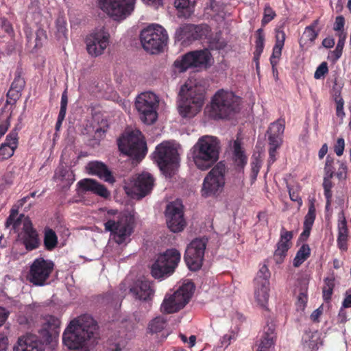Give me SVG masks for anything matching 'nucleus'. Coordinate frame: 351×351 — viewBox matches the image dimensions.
<instances>
[{
  "label": "nucleus",
  "instance_id": "f257e3e1",
  "mask_svg": "<svg viewBox=\"0 0 351 351\" xmlns=\"http://www.w3.org/2000/svg\"><path fill=\"white\" fill-rule=\"evenodd\" d=\"M191 157L198 169L206 171L213 166V169L205 177L202 189V195L204 197L218 196L219 189V163H217L219 152L217 138L203 136L191 149Z\"/></svg>",
  "mask_w": 351,
  "mask_h": 351
},
{
  "label": "nucleus",
  "instance_id": "f03ea898",
  "mask_svg": "<svg viewBox=\"0 0 351 351\" xmlns=\"http://www.w3.org/2000/svg\"><path fill=\"white\" fill-rule=\"evenodd\" d=\"M60 326V319L53 315H47L45 317V322L38 330L39 337L27 335L19 337L14 350L15 351H44L46 346L53 349L59 335Z\"/></svg>",
  "mask_w": 351,
  "mask_h": 351
},
{
  "label": "nucleus",
  "instance_id": "7ed1b4c3",
  "mask_svg": "<svg viewBox=\"0 0 351 351\" xmlns=\"http://www.w3.org/2000/svg\"><path fill=\"white\" fill-rule=\"evenodd\" d=\"M97 324L88 315H82L71 320L62 335V343L73 351H88L87 341L93 337Z\"/></svg>",
  "mask_w": 351,
  "mask_h": 351
},
{
  "label": "nucleus",
  "instance_id": "20e7f679",
  "mask_svg": "<svg viewBox=\"0 0 351 351\" xmlns=\"http://www.w3.org/2000/svg\"><path fill=\"white\" fill-rule=\"evenodd\" d=\"M182 100L178 105L179 114L183 118H192L202 109L204 101V91L201 86L191 82L182 86L180 90Z\"/></svg>",
  "mask_w": 351,
  "mask_h": 351
},
{
  "label": "nucleus",
  "instance_id": "39448f33",
  "mask_svg": "<svg viewBox=\"0 0 351 351\" xmlns=\"http://www.w3.org/2000/svg\"><path fill=\"white\" fill-rule=\"evenodd\" d=\"M117 144L122 154L137 161L144 158L147 152L146 142L139 130L123 134L118 139Z\"/></svg>",
  "mask_w": 351,
  "mask_h": 351
},
{
  "label": "nucleus",
  "instance_id": "423d86ee",
  "mask_svg": "<svg viewBox=\"0 0 351 351\" xmlns=\"http://www.w3.org/2000/svg\"><path fill=\"white\" fill-rule=\"evenodd\" d=\"M212 55L207 49L187 52L173 62L176 71L184 73L189 69H207L212 63Z\"/></svg>",
  "mask_w": 351,
  "mask_h": 351
},
{
  "label": "nucleus",
  "instance_id": "0eeeda50",
  "mask_svg": "<svg viewBox=\"0 0 351 351\" xmlns=\"http://www.w3.org/2000/svg\"><path fill=\"white\" fill-rule=\"evenodd\" d=\"M140 39L143 49L155 54L163 50L167 43L168 35L161 25L152 24L141 31Z\"/></svg>",
  "mask_w": 351,
  "mask_h": 351
},
{
  "label": "nucleus",
  "instance_id": "6e6552de",
  "mask_svg": "<svg viewBox=\"0 0 351 351\" xmlns=\"http://www.w3.org/2000/svg\"><path fill=\"white\" fill-rule=\"evenodd\" d=\"M117 218V220L108 219L104 227L106 231L113 234L116 243L122 244L133 232L135 219L130 213H119Z\"/></svg>",
  "mask_w": 351,
  "mask_h": 351
},
{
  "label": "nucleus",
  "instance_id": "1a4fd4ad",
  "mask_svg": "<svg viewBox=\"0 0 351 351\" xmlns=\"http://www.w3.org/2000/svg\"><path fill=\"white\" fill-rule=\"evenodd\" d=\"M158 106V97L151 91L142 93L136 98V109L141 120L146 124H152L157 120Z\"/></svg>",
  "mask_w": 351,
  "mask_h": 351
},
{
  "label": "nucleus",
  "instance_id": "9d476101",
  "mask_svg": "<svg viewBox=\"0 0 351 351\" xmlns=\"http://www.w3.org/2000/svg\"><path fill=\"white\" fill-rule=\"evenodd\" d=\"M195 289L191 282L184 283L172 295L166 296L161 304V311L167 314L176 313L189 302Z\"/></svg>",
  "mask_w": 351,
  "mask_h": 351
},
{
  "label": "nucleus",
  "instance_id": "9b49d317",
  "mask_svg": "<svg viewBox=\"0 0 351 351\" xmlns=\"http://www.w3.org/2000/svg\"><path fill=\"white\" fill-rule=\"evenodd\" d=\"M181 259L180 252L175 249H168L160 254L152 266L151 273L155 278H162L172 274Z\"/></svg>",
  "mask_w": 351,
  "mask_h": 351
},
{
  "label": "nucleus",
  "instance_id": "f8f14e48",
  "mask_svg": "<svg viewBox=\"0 0 351 351\" xmlns=\"http://www.w3.org/2000/svg\"><path fill=\"white\" fill-rule=\"evenodd\" d=\"M55 264L49 259L43 257L35 258L29 266L27 280L35 286L49 284V279L54 270Z\"/></svg>",
  "mask_w": 351,
  "mask_h": 351
},
{
  "label": "nucleus",
  "instance_id": "ddd939ff",
  "mask_svg": "<svg viewBox=\"0 0 351 351\" xmlns=\"http://www.w3.org/2000/svg\"><path fill=\"white\" fill-rule=\"evenodd\" d=\"M210 32V27L206 24H184L179 27L176 32V41L189 44L197 40L206 38Z\"/></svg>",
  "mask_w": 351,
  "mask_h": 351
},
{
  "label": "nucleus",
  "instance_id": "4468645a",
  "mask_svg": "<svg viewBox=\"0 0 351 351\" xmlns=\"http://www.w3.org/2000/svg\"><path fill=\"white\" fill-rule=\"evenodd\" d=\"M136 0H98L101 9L115 19H124L134 9Z\"/></svg>",
  "mask_w": 351,
  "mask_h": 351
},
{
  "label": "nucleus",
  "instance_id": "2eb2a0df",
  "mask_svg": "<svg viewBox=\"0 0 351 351\" xmlns=\"http://www.w3.org/2000/svg\"><path fill=\"white\" fill-rule=\"evenodd\" d=\"M154 158L160 169L165 171L169 166L178 162L179 154L176 147L169 142H164L156 147Z\"/></svg>",
  "mask_w": 351,
  "mask_h": 351
},
{
  "label": "nucleus",
  "instance_id": "dca6fc26",
  "mask_svg": "<svg viewBox=\"0 0 351 351\" xmlns=\"http://www.w3.org/2000/svg\"><path fill=\"white\" fill-rule=\"evenodd\" d=\"M109 34L104 29L97 30L86 38V50L93 57L101 55L109 44Z\"/></svg>",
  "mask_w": 351,
  "mask_h": 351
},
{
  "label": "nucleus",
  "instance_id": "f3484780",
  "mask_svg": "<svg viewBox=\"0 0 351 351\" xmlns=\"http://www.w3.org/2000/svg\"><path fill=\"white\" fill-rule=\"evenodd\" d=\"M241 98L232 92L221 90V119L236 117L241 109Z\"/></svg>",
  "mask_w": 351,
  "mask_h": 351
},
{
  "label": "nucleus",
  "instance_id": "a211bd4d",
  "mask_svg": "<svg viewBox=\"0 0 351 351\" xmlns=\"http://www.w3.org/2000/svg\"><path fill=\"white\" fill-rule=\"evenodd\" d=\"M168 228L173 232L182 231L186 226L184 213L181 205L174 202L167 206L165 210Z\"/></svg>",
  "mask_w": 351,
  "mask_h": 351
},
{
  "label": "nucleus",
  "instance_id": "6ab92c4d",
  "mask_svg": "<svg viewBox=\"0 0 351 351\" xmlns=\"http://www.w3.org/2000/svg\"><path fill=\"white\" fill-rule=\"evenodd\" d=\"M19 237L28 252L38 249L40 245L38 234L29 219L23 222L22 231L19 234Z\"/></svg>",
  "mask_w": 351,
  "mask_h": 351
},
{
  "label": "nucleus",
  "instance_id": "aec40b11",
  "mask_svg": "<svg viewBox=\"0 0 351 351\" xmlns=\"http://www.w3.org/2000/svg\"><path fill=\"white\" fill-rule=\"evenodd\" d=\"M130 292L136 299L149 302L152 300L155 291L152 282L147 280H138L130 287Z\"/></svg>",
  "mask_w": 351,
  "mask_h": 351
},
{
  "label": "nucleus",
  "instance_id": "412c9836",
  "mask_svg": "<svg viewBox=\"0 0 351 351\" xmlns=\"http://www.w3.org/2000/svg\"><path fill=\"white\" fill-rule=\"evenodd\" d=\"M154 186V178L148 173H143L134 179L132 187V193L137 197L142 198L149 194Z\"/></svg>",
  "mask_w": 351,
  "mask_h": 351
},
{
  "label": "nucleus",
  "instance_id": "4be33fe9",
  "mask_svg": "<svg viewBox=\"0 0 351 351\" xmlns=\"http://www.w3.org/2000/svg\"><path fill=\"white\" fill-rule=\"evenodd\" d=\"M86 172L90 176H95L109 183H114L115 179L108 166L101 161L93 160L85 167Z\"/></svg>",
  "mask_w": 351,
  "mask_h": 351
},
{
  "label": "nucleus",
  "instance_id": "5701e85b",
  "mask_svg": "<svg viewBox=\"0 0 351 351\" xmlns=\"http://www.w3.org/2000/svg\"><path fill=\"white\" fill-rule=\"evenodd\" d=\"M80 191L82 193L90 192L104 198H108L110 193L107 188L96 180L92 178H84L77 182Z\"/></svg>",
  "mask_w": 351,
  "mask_h": 351
},
{
  "label": "nucleus",
  "instance_id": "b1692460",
  "mask_svg": "<svg viewBox=\"0 0 351 351\" xmlns=\"http://www.w3.org/2000/svg\"><path fill=\"white\" fill-rule=\"evenodd\" d=\"M25 84L26 82L23 77V69L21 67H18L14 73V80L7 93V102L12 101L15 103L20 98Z\"/></svg>",
  "mask_w": 351,
  "mask_h": 351
},
{
  "label": "nucleus",
  "instance_id": "393cba45",
  "mask_svg": "<svg viewBox=\"0 0 351 351\" xmlns=\"http://www.w3.org/2000/svg\"><path fill=\"white\" fill-rule=\"evenodd\" d=\"M293 237V233L287 231L285 228H282L280 232V239L277 243V248L274 252V260L276 263H282L286 256L287 251L291 245V240Z\"/></svg>",
  "mask_w": 351,
  "mask_h": 351
},
{
  "label": "nucleus",
  "instance_id": "a878e982",
  "mask_svg": "<svg viewBox=\"0 0 351 351\" xmlns=\"http://www.w3.org/2000/svg\"><path fill=\"white\" fill-rule=\"evenodd\" d=\"M254 298L256 305L262 308H267L269 298V280L257 281L255 283Z\"/></svg>",
  "mask_w": 351,
  "mask_h": 351
},
{
  "label": "nucleus",
  "instance_id": "bb28decb",
  "mask_svg": "<svg viewBox=\"0 0 351 351\" xmlns=\"http://www.w3.org/2000/svg\"><path fill=\"white\" fill-rule=\"evenodd\" d=\"M318 24L319 20L317 19L305 27L299 40L300 47L302 51L308 50L314 44L319 33V30H316Z\"/></svg>",
  "mask_w": 351,
  "mask_h": 351
},
{
  "label": "nucleus",
  "instance_id": "cd10ccee",
  "mask_svg": "<svg viewBox=\"0 0 351 351\" xmlns=\"http://www.w3.org/2000/svg\"><path fill=\"white\" fill-rule=\"evenodd\" d=\"M322 345V334L317 330L306 331L304 335L303 346L305 351H317Z\"/></svg>",
  "mask_w": 351,
  "mask_h": 351
},
{
  "label": "nucleus",
  "instance_id": "c85d7f7f",
  "mask_svg": "<svg viewBox=\"0 0 351 351\" xmlns=\"http://www.w3.org/2000/svg\"><path fill=\"white\" fill-rule=\"evenodd\" d=\"M275 337L274 328H265L256 351H274Z\"/></svg>",
  "mask_w": 351,
  "mask_h": 351
},
{
  "label": "nucleus",
  "instance_id": "c756f323",
  "mask_svg": "<svg viewBox=\"0 0 351 351\" xmlns=\"http://www.w3.org/2000/svg\"><path fill=\"white\" fill-rule=\"evenodd\" d=\"M204 114L209 119H219V90L215 92L210 103L206 105Z\"/></svg>",
  "mask_w": 351,
  "mask_h": 351
},
{
  "label": "nucleus",
  "instance_id": "7c9ffc66",
  "mask_svg": "<svg viewBox=\"0 0 351 351\" xmlns=\"http://www.w3.org/2000/svg\"><path fill=\"white\" fill-rule=\"evenodd\" d=\"M194 252L192 247H186L184 259L188 268L191 271H195L202 267L203 261L197 256V254H195Z\"/></svg>",
  "mask_w": 351,
  "mask_h": 351
},
{
  "label": "nucleus",
  "instance_id": "2f4dec72",
  "mask_svg": "<svg viewBox=\"0 0 351 351\" xmlns=\"http://www.w3.org/2000/svg\"><path fill=\"white\" fill-rule=\"evenodd\" d=\"M174 6L178 10V17L189 18L194 11L190 0H175Z\"/></svg>",
  "mask_w": 351,
  "mask_h": 351
},
{
  "label": "nucleus",
  "instance_id": "473e14b6",
  "mask_svg": "<svg viewBox=\"0 0 351 351\" xmlns=\"http://www.w3.org/2000/svg\"><path fill=\"white\" fill-rule=\"evenodd\" d=\"M208 239L206 237L196 238L193 239L186 247H192L194 253L197 254V257L203 261L204 257L205 250L208 243Z\"/></svg>",
  "mask_w": 351,
  "mask_h": 351
},
{
  "label": "nucleus",
  "instance_id": "72a5a7b5",
  "mask_svg": "<svg viewBox=\"0 0 351 351\" xmlns=\"http://www.w3.org/2000/svg\"><path fill=\"white\" fill-rule=\"evenodd\" d=\"M43 243L45 248L47 251H52L57 247L58 237L51 228H47L45 229Z\"/></svg>",
  "mask_w": 351,
  "mask_h": 351
},
{
  "label": "nucleus",
  "instance_id": "f704fd0d",
  "mask_svg": "<svg viewBox=\"0 0 351 351\" xmlns=\"http://www.w3.org/2000/svg\"><path fill=\"white\" fill-rule=\"evenodd\" d=\"M284 130L285 124L283 121L278 120L277 121L271 123L267 132L269 134V142L271 143V138H279L282 141V135L284 132Z\"/></svg>",
  "mask_w": 351,
  "mask_h": 351
},
{
  "label": "nucleus",
  "instance_id": "c9c22d12",
  "mask_svg": "<svg viewBox=\"0 0 351 351\" xmlns=\"http://www.w3.org/2000/svg\"><path fill=\"white\" fill-rule=\"evenodd\" d=\"M167 325V320L162 316H158L151 320L147 328V332L154 334L161 332Z\"/></svg>",
  "mask_w": 351,
  "mask_h": 351
},
{
  "label": "nucleus",
  "instance_id": "e433bc0d",
  "mask_svg": "<svg viewBox=\"0 0 351 351\" xmlns=\"http://www.w3.org/2000/svg\"><path fill=\"white\" fill-rule=\"evenodd\" d=\"M310 252L309 246L306 244L302 245L293 259V265L296 267H299L308 258Z\"/></svg>",
  "mask_w": 351,
  "mask_h": 351
},
{
  "label": "nucleus",
  "instance_id": "4c0bfd02",
  "mask_svg": "<svg viewBox=\"0 0 351 351\" xmlns=\"http://www.w3.org/2000/svg\"><path fill=\"white\" fill-rule=\"evenodd\" d=\"M234 156L237 165L243 167L247 162V158L242 150L239 141L234 143Z\"/></svg>",
  "mask_w": 351,
  "mask_h": 351
},
{
  "label": "nucleus",
  "instance_id": "58836bf2",
  "mask_svg": "<svg viewBox=\"0 0 351 351\" xmlns=\"http://www.w3.org/2000/svg\"><path fill=\"white\" fill-rule=\"evenodd\" d=\"M282 144V141L279 138L271 139V143L269 142V165L273 164L276 160V150L280 147Z\"/></svg>",
  "mask_w": 351,
  "mask_h": 351
},
{
  "label": "nucleus",
  "instance_id": "ea45409f",
  "mask_svg": "<svg viewBox=\"0 0 351 351\" xmlns=\"http://www.w3.org/2000/svg\"><path fill=\"white\" fill-rule=\"evenodd\" d=\"M205 8L206 13L211 18H217L219 14V5L216 0H209Z\"/></svg>",
  "mask_w": 351,
  "mask_h": 351
},
{
  "label": "nucleus",
  "instance_id": "a19ab883",
  "mask_svg": "<svg viewBox=\"0 0 351 351\" xmlns=\"http://www.w3.org/2000/svg\"><path fill=\"white\" fill-rule=\"evenodd\" d=\"M334 286L335 283L333 279L326 278L325 280V285L322 289L323 298L325 301L328 302L330 300Z\"/></svg>",
  "mask_w": 351,
  "mask_h": 351
},
{
  "label": "nucleus",
  "instance_id": "79ce46f5",
  "mask_svg": "<svg viewBox=\"0 0 351 351\" xmlns=\"http://www.w3.org/2000/svg\"><path fill=\"white\" fill-rule=\"evenodd\" d=\"M282 47L274 45L272 54L270 58V63L271 64L272 71L274 73L276 71V65L282 54Z\"/></svg>",
  "mask_w": 351,
  "mask_h": 351
},
{
  "label": "nucleus",
  "instance_id": "37998d69",
  "mask_svg": "<svg viewBox=\"0 0 351 351\" xmlns=\"http://www.w3.org/2000/svg\"><path fill=\"white\" fill-rule=\"evenodd\" d=\"M16 149L7 144L2 143L0 145V161H3L12 157Z\"/></svg>",
  "mask_w": 351,
  "mask_h": 351
},
{
  "label": "nucleus",
  "instance_id": "c03bdc74",
  "mask_svg": "<svg viewBox=\"0 0 351 351\" xmlns=\"http://www.w3.org/2000/svg\"><path fill=\"white\" fill-rule=\"evenodd\" d=\"M315 207L313 202H311L308 210L304 218V226L311 227L315 219Z\"/></svg>",
  "mask_w": 351,
  "mask_h": 351
},
{
  "label": "nucleus",
  "instance_id": "a18cd8bd",
  "mask_svg": "<svg viewBox=\"0 0 351 351\" xmlns=\"http://www.w3.org/2000/svg\"><path fill=\"white\" fill-rule=\"evenodd\" d=\"M256 52L263 53L265 46V35L263 29H258L256 32Z\"/></svg>",
  "mask_w": 351,
  "mask_h": 351
},
{
  "label": "nucleus",
  "instance_id": "49530a36",
  "mask_svg": "<svg viewBox=\"0 0 351 351\" xmlns=\"http://www.w3.org/2000/svg\"><path fill=\"white\" fill-rule=\"evenodd\" d=\"M332 178V177H328V176H325L324 178L323 186L324 189V195L327 199V206L330 205V199L332 197L331 189L332 187V184L330 180Z\"/></svg>",
  "mask_w": 351,
  "mask_h": 351
},
{
  "label": "nucleus",
  "instance_id": "de8ad7c7",
  "mask_svg": "<svg viewBox=\"0 0 351 351\" xmlns=\"http://www.w3.org/2000/svg\"><path fill=\"white\" fill-rule=\"evenodd\" d=\"M338 236L348 237V228L346 218L343 213L339 215Z\"/></svg>",
  "mask_w": 351,
  "mask_h": 351
},
{
  "label": "nucleus",
  "instance_id": "09e8293b",
  "mask_svg": "<svg viewBox=\"0 0 351 351\" xmlns=\"http://www.w3.org/2000/svg\"><path fill=\"white\" fill-rule=\"evenodd\" d=\"M269 270L268 267L264 265L261 267L259 271L257 273V276L255 278V283L257 282V281L269 280Z\"/></svg>",
  "mask_w": 351,
  "mask_h": 351
},
{
  "label": "nucleus",
  "instance_id": "8fccbe9b",
  "mask_svg": "<svg viewBox=\"0 0 351 351\" xmlns=\"http://www.w3.org/2000/svg\"><path fill=\"white\" fill-rule=\"evenodd\" d=\"M3 144H7L8 145L12 146L14 148H17L18 145V133L12 130L7 136L5 143Z\"/></svg>",
  "mask_w": 351,
  "mask_h": 351
},
{
  "label": "nucleus",
  "instance_id": "3c124183",
  "mask_svg": "<svg viewBox=\"0 0 351 351\" xmlns=\"http://www.w3.org/2000/svg\"><path fill=\"white\" fill-rule=\"evenodd\" d=\"M57 32L59 35L66 36L67 33L66 23L64 18L59 17L56 22Z\"/></svg>",
  "mask_w": 351,
  "mask_h": 351
},
{
  "label": "nucleus",
  "instance_id": "603ef678",
  "mask_svg": "<svg viewBox=\"0 0 351 351\" xmlns=\"http://www.w3.org/2000/svg\"><path fill=\"white\" fill-rule=\"evenodd\" d=\"M328 69L327 63L324 62L319 64V66L317 68L315 73L314 77L317 80L321 79L324 77V76L328 73Z\"/></svg>",
  "mask_w": 351,
  "mask_h": 351
},
{
  "label": "nucleus",
  "instance_id": "864d4df0",
  "mask_svg": "<svg viewBox=\"0 0 351 351\" xmlns=\"http://www.w3.org/2000/svg\"><path fill=\"white\" fill-rule=\"evenodd\" d=\"M276 43L274 45L284 47L286 35L281 28H276Z\"/></svg>",
  "mask_w": 351,
  "mask_h": 351
},
{
  "label": "nucleus",
  "instance_id": "5fc2aeb1",
  "mask_svg": "<svg viewBox=\"0 0 351 351\" xmlns=\"http://www.w3.org/2000/svg\"><path fill=\"white\" fill-rule=\"evenodd\" d=\"M276 16L274 11L269 7L265 6L264 10V16L262 19L263 25H266L269 22H270Z\"/></svg>",
  "mask_w": 351,
  "mask_h": 351
},
{
  "label": "nucleus",
  "instance_id": "6e6d98bb",
  "mask_svg": "<svg viewBox=\"0 0 351 351\" xmlns=\"http://www.w3.org/2000/svg\"><path fill=\"white\" fill-rule=\"evenodd\" d=\"M261 166V160L258 158H256L252 163V179L255 180L256 179L257 175L259 172L260 168Z\"/></svg>",
  "mask_w": 351,
  "mask_h": 351
},
{
  "label": "nucleus",
  "instance_id": "4d7b16f0",
  "mask_svg": "<svg viewBox=\"0 0 351 351\" xmlns=\"http://www.w3.org/2000/svg\"><path fill=\"white\" fill-rule=\"evenodd\" d=\"M333 163V160L330 156H327L325 165V176H328V177H332L334 173V169L332 166Z\"/></svg>",
  "mask_w": 351,
  "mask_h": 351
},
{
  "label": "nucleus",
  "instance_id": "13d9d810",
  "mask_svg": "<svg viewBox=\"0 0 351 351\" xmlns=\"http://www.w3.org/2000/svg\"><path fill=\"white\" fill-rule=\"evenodd\" d=\"M345 147L344 140L342 138H339L337 141V143L335 146V152L339 156H341L343 153Z\"/></svg>",
  "mask_w": 351,
  "mask_h": 351
},
{
  "label": "nucleus",
  "instance_id": "bf43d9fd",
  "mask_svg": "<svg viewBox=\"0 0 351 351\" xmlns=\"http://www.w3.org/2000/svg\"><path fill=\"white\" fill-rule=\"evenodd\" d=\"M324 307L323 305H321L319 308L315 309L311 315V319L314 322H317L319 321V318L321 315L323 314Z\"/></svg>",
  "mask_w": 351,
  "mask_h": 351
},
{
  "label": "nucleus",
  "instance_id": "052dcab7",
  "mask_svg": "<svg viewBox=\"0 0 351 351\" xmlns=\"http://www.w3.org/2000/svg\"><path fill=\"white\" fill-rule=\"evenodd\" d=\"M235 337V333L233 331H230L228 334H226L223 337V341H221V346L227 347L230 345V341Z\"/></svg>",
  "mask_w": 351,
  "mask_h": 351
},
{
  "label": "nucleus",
  "instance_id": "680f3d73",
  "mask_svg": "<svg viewBox=\"0 0 351 351\" xmlns=\"http://www.w3.org/2000/svg\"><path fill=\"white\" fill-rule=\"evenodd\" d=\"M336 113L337 115L341 119L345 116V112L343 110V100L342 99H339L338 101H337Z\"/></svg>",
  "mask_w": 351,
  "mask_h": 351
},
{
  "label": "nucleus",
  "instance_id": "e2e57ef3",
  "mask_svg": "<svg viewBox=\"0 0 351 351\" xmlns=\"http://www.w3.org/2000/svg\"><path fill=\"white\" fill-rule=\"evenodd\" d=\"M17 214L16 210H12V212L10 216L8 217L5 221V226L9 227L10 225L13 224L14 227L17 225V221L14 220L15 215Z\"/></svg>",
  "mask_w": 351,
  "mask_h": 351
},
{
  "label": "nucleus",
  "instance_id": "0e129e2a",
  "mask_svg": "<svg viewBox=\"0 0 351 351\" xmlns=\"http://www.w3.org/2000/svg\"><path fill=\"white\" fill-rule=\"evenodd\" d=\"M347 240L348 237L338 236L337 243L340 250L346 251L347 250Z\"/></svg>",
  "mask_w": 351,
  "mask_h": 351
},
{
  "label": "nucleus",
  "instance_id": "69168bd1",
  "mask_svg": "<svg viewBox=\"0 0 351 351\" xmlns=\"http://www.w3.org/2000/svg\"><path fill=\"white\" fill-rule=\"evenodd\" d=\"M10 127V118L0 124V139L4 136Z\"/></svg>",
  "mask_w": 351,
  "mask_h": 351
},
{
  "label": "nucleus",
  "instance_id": "338daca9",
  "mask_svg": "<svg viewBox=\"0 0 351 351\" xmlns=\"http://www.w3.org/2000/svg\"><path fill=\"white\" fill-rule=\"evenodd\" d=\"M344 25V19L343 16H337L335 19V23L334 25V29L335 31H340L342 29Z\"/></svg>",
  "mask_w": 351,
  "mask_h": 351
},
{
  "label": "nucleus",
  "instance_id": "774afa93",
  "mask_svg": "<svg viewBox=\"0 0 351 351\" xmlns=\"http://www.w3.org/2000/svg\"><path fill=\"white\" fill-rule=\"evenodd\" d=\"M8 344V339L3 334L0 333V351H5Z\"/></svg>",
  "mask_w": 351,
  "mask_h": 351
}]
</instances>
